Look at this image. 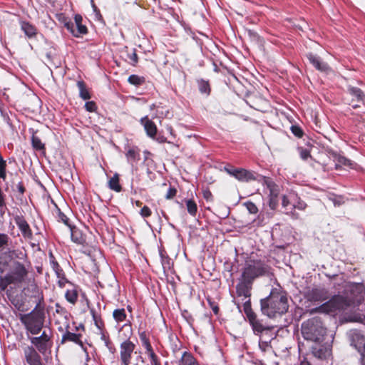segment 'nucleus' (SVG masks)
<instances>
[{"mask_svg":"<svg viewBox=\"0 0 365 365\" xmlns=\"http://www.w3.org/2000/svg\"><path fill=\"white\" fill-rule=\"evenodd\" d=\"M225 169L228 174L235 177L240 181L249 182L256 180L255 174L252 172L244 168H235L232 166H230L225 168Z\"/></svg>","mask_w":365,"mask_h":365,"instance_id":"obj_11","label":"nucleus"},{"mask_svg":"<svg viewBox=\"0 0 365 365\" xmlns=\"http://www.w3.org/2000/svg\"><path fill=\"white\" fill-rule=\"evenodd\" d=\"M128 82L135 86H140L145 83V78L144 76L133 74L128 77Z\"/></svg>","mask_w":365,"mask_h":365,"instance_id":"obj_30","label":"nucleus"},{"mask_svg":"<svg viewBox=\"0 0 365 365\" xmlns=\"http://www.w3.org/2000/svg\"><path fill=\"white\" fill-rule=\"evenodd\" d=\"M140 123L143 125L147 135L150 138H155L157 134V126L155 123L145 116L140 119Z\"/></svg>","mask_w":365,"mask_h":365,"instance_id":"obj_22","label":"nucleus"},{"mask_svg":"<svg viewBox=\"0 0 365 365\" xmlns=\"http://www.w3.org/2000/svg\"><path fill=\"white\" fill-rule=\"evenodd\" d=\"M91 3H92V7L93 9V11L95 12L96 17V19H99L101 17L99 11H98L97 7L93 4V0H91Z\"/></svg>","mask_w":365,"mask_h":365,"instance_id":"obj_56","label":"nucleus"},{"mask_svg":"<svg viewBox=\"0 0 365 365\" xmlns=\"http://www.w3.org/2000/svg\"><path fill=\"white\" fill-rule=\"evenodd\" d=\"M31 341L40 352L44 353L48 346L49 336L46 334V331H43L40 336L33 337L31 339Z\"/></svg>","mask_w":365,"mask_h":365,"instance_id":"obj_19","label":"nucleus"},{"mask_svg":"<svg viewBox=\"0 0 365 365\" xmlns=\"http://www.w3.org/2000/svg\"><path fill=\"white\" fill-rule=\"evenodd\" d=\"M135 344L132 341H123L120 345V359L122 365H129L132 354L135 349Z\"/></svg>","mask_w":365,"mask_h":365,"instance_id":"obj_14","label":"nucleus"},{"mask_svg":"<svg viewBox=\"0 0 365 365\" xmlns=\"http://www.w3.org/2000/svg\"><path fill=\"white\" fill-rule=\"evenodd\" d=\"M126 314L125 309L123 308L121 309H115V321L116 322H123L125 319Z\"/></svg>","mask_w":365,"mask_h":365,"instance_id":"obj_41","label":"nucleus"},{"mask_svg":"<svg viewBox=\"0 0 365 365\" xmlns=\"http://www.w3.org/2000/svg\"><path fill=\"white\" fill-rule=\"evenodd\" d=\"M272 267L264 259L251 255L245 262L240 277L254 283L257 278L269 276Z\"/></svg>","mask_w":365,"mask_h":365,"instance_id":"obj_2","label":"nucleus"},{"mask_svg":"<svg viewBox=\"0 0 365 365\" xmlns=\"http://www.w3.org/2000/svg\"><path fill=\"white\" fill-rule=\"evenodd\" d=\"M139 337H140L141 344H143L145 342H148L150 341L145 331L140 333L139 335Z\"/></svg>","mask_w":365,"mask_h":365,"instance_id":"obj_55","label":"nucleus"},{"mask_svg":"<svg viewBox=\"0 0 365 365\" xmlns=\"http://www.w3.org/2000/svg\"><path fill=\"white\" fill-rule=\"evenodd\" d=\"M262 312L269 317H274L287 312L289 309L287 294L285 292L272 290L269 295L260 300Z\"/></svg>","mask_w":365,"mask_h":365,"instance_id":"obj_1","label":"nucleus"},{"mask_svg":"<svg viewBox=\"0 0 365 365\" xmlns=\"http://www.w3.org/2000/svg\"><path fill=\"white\" fill-rule=\"evenodd\" d=\"M115 63L118 66V62L116 61H115Z\"/></svg>","mask_w":365,"mask_h":365,"instance_id":"obj_63","label":"nucleus"},{"mask_svg":"<svg viewBox=\"0 0 365 365\" xmlns=\"http://www.w3.org/2000/svg\"><path fill=\"white\" fill-rule=\"evenodd\" d=\"M206 299L209 304V307L212 309L214 314L215 315H217L220 312V308H219L218 304L210 296L207 297Z\"/></svg>","mask_w":365,"mask_h":365,"instance_id":"obj_38","label":"nucleus"},{"mask_svg":"<svg viewBox=\"0 0 365 365\" xmlns=\"http://www.w3.org/2000/svg\"><path fill=\"white\" fill-rule=\"evenodd\" d=\"M185 202L188 213L192 217H195L197 212V205L196 202L192 199L186 200Z\"/></svg>","mask_w":365,"mask_h":365,"instance_id":"obj_32","label":"nucleus"},{"mask_svg":"<svg viewBox=\"0 0 365 365\" xmlns=\"http://www.w3.org/2000/svg\"><path fill=\"white\" fill-rule=\"evenodd\" d=\"M351 344L356 348L361 356L365 353V336L356 333L352 336Z\"/></svg>","mask_w":365,"mask_h":365,"instance_id":"obj_23","label":"nucleus"},{"mask_svg":"<svg viewBox=\"0 0 365 365\" xmlns=\"http://www.w3.org/2000/svg\"><path fill=\"white\" fill-rule=\"evenodd\" d=\"M32 146L36 150H43L44 144L41 142V140L36 135H33L31 138Z\"/></svg>","mask_w":365,"mask_h":365,"instance_id":"obj_39","label":"nucleus"},{"mask_svg":"<svg viewBox=\"0 0 365 365\" xmlns=\"http://www.w3.org/2000/svg\"><path fill=\"white\" fill-rule=\"evenodd\" d=\"M202 196L207 202L213 201V195L208 188L204 189L202 190Z\"/></svg>","mask_w":365,"mask_h":365,"instance_id":"obj_45","label":"nucleus"},{"mask_svg":"<svg viewBox=\"0 0 365 365\" xmlns=\"http://www.w3.org/2000/svg\"><path fill=\"white\" fill-rule=\"evenodd\" d=\"M77 86L79 89V95L83 100H87L91 98L88 90L86 88L85 83L83 81H78Z\"/></svg>","mask_w":365,"mask_h":365,"instance_id":"obj_34","label":"nucleus"},{"mask_svg":"<svg viewBox=\"0 0 365 365\" xmlns=\"http://www.w3.org/2000/svg\"><path fill=\"white\" fill-rule=\"evenodd\" d=\"M179 365H200L194 356L188 351H184L179 360Z\"/></svg>","mask_w":365,"mask_h":365,"instance_id":"obj_25","label":"nucleus"},{"mask_svg":"<svg viewBox=\"0 0 365 365\" xmlns=\"http://www.w3.org/2000/svg\"><path fill=\"white\" fill-rule=\"evenodd\" d=\"M253 282L240 277L236 285V294L237 297H243L242 299L250 300Z\"/></svg>","mask_w":365,"mask_h":365,"instance_id":"obj_10","label":"nucleus"},{"mask_svg":"<svg viewBox=\"0 0 365 365\" xmlns=\"http://www.w3.org/2000/svg\"><path fill=\"white\" fill-rule=\"evenodd\" d=\"M20 319L32 334H38L43 326V319L38 312L32 311L27 314H21Z\"/></svg>","mask_w":365,"mask_h":365,"instance_id":"obj_7","label":"nucleus"},{"mask_svg":"<svg viewBox=\"0 0 365 365\" xmlns=\"http://www.w3.org/2000/svg\"><path fill=\"white\" fill-rule=\"evenodd\" d=\"M25 357L30 365H37L38 354L33 347H26L24 350Z\"/></svg>","mask_w":365,"mask_h":365,"instance_id":"obj_26","label":"nucleus"},{"mask_svg":"<svg viewBox=\"0 0 365 365\" xmlns=\"http://www.w3.org/2000/svg\"><path fill=\"white\" fill-rule=\"evenodd\" d=\"M336 162L337 163H336L335 166L336 170H339L341 165H344L349 168H352L353 165V163L351 160L342 155H338L336 157Z\"/></svg>","mask_w":365,"mask_h":365,"instance_id":"obj_33","label":"nucleus"},{"mask_svg":"<svg viewBox=\"0 0 365 365\" xmlns=\"http://www.w3.org/2000/svg\"><path fill=\"white\" fill-rule=\"evenodd\" d=\"M71 240L75 243L82 245L85 242V237L83 235L81 232L76 228L71 229Z\"/></svg>","mask_w":365,"mask_h":365,"instance_id":"obj_28","label":"nucleus"},{"mask_svg":"<svg viewBox=\"0 0 365 365\" xmlns=\"http://www.w3.org/2000/svg\"><path fill=\"white\" fill-rule=\"evenodd\" d=\"M140 214L143 217H148L152 215V211L148 206L144 205L141 208Z\"/></svg>","mask_w":365,"mask_h":365,"instance_id":"obj_43","label":"nucleus"},{"mask_svg":"<svg viewBox=\"0 0 365 365\" xmlns=\"http://www.w3.org/2000/svg\"><path fill=\"white\" fill-rule=\"evenodd\" d=\"M148 355L150 358L151 365H161V362L159 357L154 351L148 354Z\"/></svg>","mask_w":365,"mask_h":365,"instance_id":"obj_42","label":"nucleus"},{"mask_svg":"<svg viewBox=\"0 0 365 365\" xmlns=\"http://www.w3.org/2000/svg\"><path fill=\"white\" fill-rule=\"evenodd\" d=\"M327 329L319 317H313L302 324V334L304 339L318 342L323 339Z\"/></svg>","mask_w":365,"mask_h":365,"instance_id":"obj_4","label":"nucleus"},{"mask_svg":"<svg viewBox=\"0 0 365 365\" xmlns=\"http://www.w3.org/2000/svg\"><path fill=\"white\" fill-rule=\"evenodd\" d=\"M14 220L24 237L31 239L32 237V232L25 219L21 216H16Z\"/></svg>","mask_w":365,"mask_h":365,"instance_id":"obj_20","label":"nucleus"},{"mask_svg":"<svg viewBox=\"0 0 365 365\" xmlns=\"http://www.w3.org/2000/svg\"><path fill=\"white\" fill-rule=\"evenodd\" d=\"M177 194V190L175 187H170V188L168 189L166 195H165V198L167 200H170V199H173Z\"/></svg>","mask_w":365,"mask_h":365,"instance_id":"obj_46","label":"nucleus"},{"mask_svg":"<svg viewBox=\"0 0 365 365\" xmlns=\"http://www.w3.org/2000/svg\"><path fill=\"white\" fill-rule=\"evenodd\" d=\"M76 29H73L74 24L72 21L65 23V27L76 37L87 33V28L82 24V16L79 14L75 15Z\"/></svg>","mask_w":365,"mask_h":365,"instance_id":"obj_15","label":"nucleus"},{"mask_svg":"<svg viewBox=\"0 0 365 365\" xmlns=\"http://www.w3.org/2000/svg\"><path fill=\"white\" fill-rule=\"evenodd\" d=\"M63 341H73L76 344H81L80 341V335L75 333L71 332H67L63 336Z\"/></svg>","mask_w":365,"mask_h":365,"instance_id":"obj_35","label":"nucleus"},{"mask_svg":"<svg viewBox=\"0 0 365 365\" xmlns=\"http://www.w3.org/2000/svg\"><path fill=\"white\" fill-rule=\"evenodd\" d=\"M73 24H74L73 29H76V21H74Z\"/></svg>","mask_w":365,"mask_h":365,"instance_id":"obj_62","label":"nucleus"},{"mask_svg":"<svg viewBox=\"0 0 365 365\" xmlns=\"http://www.w3.org/2000/svg\"><path fill=\"white\" fill-rule=\"evenodd\" d=\"M9 237L4 233H0V249L8 245Z\"/></svg>","mask_w":365,"mask_h":365,"instance_id":"obj_44","label":"nucleus"},{"mask_svg":"<svg viewBox=\"0 0 365 365\" xmlns=\"http://www.w3.org/2000/svg\"><path fill=\"white\" fill-rule=\"evenodd\" d=\"M131 335V326L130 324H125L118 331V339L120 341V343L123 341H130L129 339Z\"/></svg>","mask_w":365,"mask_h":365,"instance_id":"obj_24","label":"nucleus"},{"mask_svg":"<svg viewBox=\"0 0 365 365\" xmlns=\"http://www.w3.org/2000/svg\"><path fill=\"white\" fill-rule=\"evenodd\" d=\"M329 297V291L324 287H314L305 294V298L312 302H324Z\"/></svg>","mask_w":365,"mask_h":365,"instance_id":"obj_12","label":"nucleus"},{"mask_svg":"<svg viewBox=\"0 0 365 365\" xmlns=\"http://www.w3.org/2000/svg\"><path fill=\"white\" fill-rule=\"evenodd\" d=\"M21 29L24 31L25 34L31 38L36 34V28L28 22L21 23Z\"/></svg>","mask_w":365,"mask_h":365,"instance_id":"obj_31","label":"nucleus"},{"mask_svg":"<svg viewBox=\"0 0 365 365\" xmlns=\"http://www.w3.org/2000/svg\"><path fill=\"white\" fill-rule=\"evenodd\" d=\"M162 263H163V265L164 267H165V264H167V267H170V259L168 257H167L166 258H164L163 257H162Z\"/></svg>","mask_w":365,"mask_h":365,"instance_id":"obj_57","label":"nucleus"},{"mask_svg":"<svg viewBox=\"0 0 365 365\" xmlns=\"http://www.w3.org/2000/svg\"><path fill=\"white\" fill-rule=\"evenodd\" d=\"M247 103L251 108L261 112H265L268 106L267 101L259 96H253Z\"/></svg>","mask_w":365,"mask_h":365,"instance_id":"obj_21","label":"nucleus"},{"mask_svg":"<svg viewBox=\"0 0 365 365\" xmlns=\"http://www.w3.org/2000/svg\"><path fill=\"white\" fill-rule=\"evenodd\" d=\"M85 108L88 111L93 112L96 110V106L93 101H88L86 103Z\"/></svg>","mask_w":365,"mask_h":365,"instance_id":"obj_48","label":"nucleus"},{"mask_svg":"<svg viewBox=\"0 0 365 365\" xmlns=\"http://www.w3.org/2000/svg\"><path fill=\"white\" fill-rule=\"evenodd\" d=\"M135 204H136V205H137L138 207H140V206H141L142 202H141L140 201H139V200H137V201L135 202Z\"/></svg>","mask_w":365,"mask_h":365,"instance_id":"obj_60","label":"nucleus"},{"mask_svg":"<svg viewBox=\"0 0 365 365\" xmlns=\"http://www.w3.org/2000/svg\"><path fill=\"white\" fill-rule=\"evenodd\" d=\"M127 309H128L129 312H131L132 310L131 307L130 305L127 306Z\"/></svg>","mask_w":365,"mask_h":365,"instance_id":"obj_61","label":"nucleus"},{"mask_svg":"<svg viewBox=\"0 0 365 365\" xmlns=\"http://www.w3.org/2000/svg\"><path fill=\"white\" fill-rule=\"evenodd\" d=\"M119 56L132 66H135L138 62V58L135 48H129L125 46L119 51Z\"/></svg>","mask_w":365,"mask_h":365,"instance_id":"obj_18","label":"nucleus"},{"mask_svg":"<svg viewBox=\"0 0 365 365\" xmlns=\"http://www.w3.org/2000/svg\"><path fill=\"white\" fill-rule=\"evenodd\" d=\"M290 205H292L293 204L291 203V202H290L289 199L288 198V197L287 195H283L282 197V207L284 209L287 210L288 206Z\"/></svg>","mask_w":365,"mask_h":365,"instance_id":"obj_49","label":"nucleus"},{"mask_svg":"<svg viewBox=\"0 0 365 365\" xmlns=\"http://www.w3.org/2000/svg\"><path fill=\"white\" fill-rule=\"evenodd\" d=\"M122 190V187L119 183V175L115 173V192H118Z\"/></svg>","mask_w":365,"mask_h":365,"instance_id":"obj_54","label":"nucleus"},{"mask_svg":"<svg viewBox=\"0 0 365 365\" xmlns=\"http://www.w3.org/2000/svg\"><path fill=\"white\" fill-rule=\"evenodd\" d=\"M108 185L111 190H114V177L111 178L108 181Z\"/></svg>","mask_w":365,"mask_h":365,"instance_id":"obj_58","label":"nucleus"},{"mask_svg":"<svg viewBox=\"0 0 365 365\" xmlns=\"http://www.w3.org/2000/svg\"><path fill=\"white\" fill-rule=\"evenodd\" d=\"M351 306H354L353 301L350 300L349 297L336 294L332 296L327 302L321 304L319 307L313 309L311 312L329 314L336 312V311L346 310Z\"/></svg>","mask_w":365,"mask_h":365,"instance_id":"obj_5","label":"nucleus"},{"mask_svg":"<svg viewBox=\"0 0 365 365\" xmlns=\"http://www.w3.org/2000/svg\"><path fill=\"white\" fill-rule=\"evenodd\" d=\"M364 287L361 283H353L349 286V298L353 301L354 306L359 305L364 300Z\"/></svg>","mask_w":365,"mask_h":365,"instance_id":"obj_13","label":"nucleus"},{"mask_svg":"<svg viewBox=\"0 0 365 365\" xmlns=\"http://www.w3.org/2000/svg\"><path fill=\"white\" fill-rule=\"evenodd\" d=\"M290 130L292 133L298 138H302L304 135L302 128L298 125H292L290 128Z\"/></svg>","mask_w":365,"mask_h":365,"instance_id":"obj_37","label":"nucleus"},{"mask_svg":"<svg viewBox=\"0 0 365 365\" xmlns=\"http://www.w3.org/2000/svg\"><path fill=\"white\" fill-rule=\"evenodd\" d=\"M361 365H365V353L361 356Z\"/></svg>","mask_w":365,"mask_h":365,"instance_id":"obj_59","label":"nucleus"},{"mask_svg":"<svg viewBox=\"0 0 365 365\" xmlns=\"http://www.w3.org/2000/svg\"><path fill=\"white\" fill-rule=\"evenodd\" d=\"M265 183L269 190L268 205L272 210H275L279 205V187L272 180H266Z\"/></svg>","mask_w":365,"mask_h":365,"instance_id":"obj_9","label":"nucleus"},{"mask_svg":"<svg viewBox=\"0 0 365 365\" xmlns=\"http://www.w3.org/2000/svg\"><path fill=\"white\" fill-rule=\"evenodd\" d=\"M243 310L255 334L258 335L262 334L264 330L270 329L269 327L263 324L262 320L257 318V314L252 309L251 301L250 299L244 302Z\"/></svg>","mask_w":365,"mask_h":365,"instance_id":"obj_6","label":"nucleus"},{"mask_svg":"<svg viewBox=\"0 0 365 365\" xmlns=\"http://www.w3.org/2000/svg\"><path fill=\"white\" fill-rule=\"evenodd\" d=\"M199 91L201 94L208 96L211 93V86L209 81L202 78L197 80Z\"/></svg>","mask_w":365,"mask_h":365,"instance_id":"obj_27","label":"nucleus"},{"mask_svg":"<svg viewBox=\"0 0 365 365\" xmlns=\"http://www.w3.org/2000/svg\"><path fill=\"white\" fill-rule=\"evenodd\" d=\"M286 215L291 217L293 220H297L299 218V215L295 211V209L292 207V210L289 212H286Z\"/></svg>","mask_w":365,"mask_h":365,"instance_id":"obj_50","label":"nucleus"},{"mask_svg":"<svg viewBox=\"0 0 365 365\" xmlns=\"http://www.w3.org/2000/svg\"><path fill=\"white\" fill-rule=\"evenodd\" d=\"M142 346L145 349V352L147 354L154 351L150 341L142 344Z\"/></svg>","mask_w":365,"mask_h":365,"instance_id":"obj_51","label":"nucleus"},{"mask_svg":"<svg viewBox=\"0 0 365 365\" xmlns=\"http://www.w3.org/2000/svg\"><path fill=\"white\" fill-rule=\"evenodd\" d=\"M244 205L250 214H257L258 212V208L253 202L247 201L244 203Z\"/></svg>","mask_w":365,"mask_h":365,"instance_id":"obj_40","label":"nucleus"},{"mask_svg":"<svg viewBox=\"0 0 365 365\" xmlns=\"http://www.w3.org/2000/svg\"><path fill=\"white\" fill-rule=\"evenodd\" d=\"M9 271L4 276L0 277V289L5 290L10 284L19 286L26 279L28 270L25 265L19 261H14L9 265Z\"/></svg>","mask_w":365,"mask_h":365,"instance_id":"obj_3","label":"nucleus"},{"mask_svg":"<svg viewBox=\"0 0 365 365\" xmlns=\"http://www.w3.org/2000/svg\"><path fill=\"white\" fill-rule=\"evenodd\" d=\"M58 218L61 221H62L65 225L70 227L68 225V218L63 214L60 212L58 215Z\"/></svg>","mask_w":365,"mask_h":365,"instance_id":"obj_53","label":"nucleus"},{"mask_svg":"<svg viewBox=\"0 0 365 365\" xmlns=\"http://www.w3.org/2000/svg\"><path fill=\"white\" fill-rule=\"evenodd\" d=\"M307 58L309 60V63L319 71L328 73L331 71L330 66L327 63L323 61L322 58L312 53H309L307 54Z\"/></svg>","mask_w":365,"mask_h":365,"instance_id":"obj_17","label":"nucleus"},{"mask_svg":"<svg viewBox=\"0 0 365 365\" xmlns=\"http://www.w3.org/2000/svg\"><path fill=\"white\" fill-rule=\"evenodd\" d=\"M311 155H310V151L308 150L307 149H302L301 151H300V157L303 159V160H307L309 157H310Z\"/></svg>","mask_w":365,"mask_h":365,"instance_id":"obj_52","label":"nucleus"},{"mask_svg":"<svg viewBox=\"0 0 365 365\" xmlns=\"http://www.w3.org/2000/svg\"><path fill=\"white\" fill-rule=\"evenodd\" d=\"M348 93L352 97L351 103L349 105L352 106L353 108H357L360 107V105L358 103H354V102L357 103H364L365 100V93L364 92L359 88L349 86L347 87Z\"/></svg>","mask_w":365,"mask_h":365,"instance_id":"obj_16","label":"nucleus"},{"mask_svg":"<svg viewBox=\"0 0 365 365\" xmlns=\"http://www.w3.org/2000/svg\"><path fill=\"white\" fill-rule=\"evenodd\" d=\"M66 299L71 304H74L78 299V294L76 289H68L65 294Z\"/></svg>","mask_w":365,"mask_h":365,"instance_id":"obj_36","label":"nucleus"},{"mask_svg":"<svg viewBox=\"0 0 365 365\" xmlns=\"http://www.w3.org/2000/svg\"><path fill=\"white\" fill-rule=\"evenodd\" d=\"M307 204L305 203V202H304L303 200H301L300 199H299L298 202L297 204H293L292 205V207L294 209H297V210H304L307 207Z\"/></svg>","mask_w":365,"mask_h":365,"instance_id":"obj_47","label":"nucleus"},{"mask_svg":"<svg viewBox=\"0 0 365 365\" xmlns=\"http://www.w3.org/2000/svg\"><path fill=\"white\" fill-rule=\"evenodd\" d=\"M26 253L20 250H9L2 253L0 255V266L3 267L9 266L12 264L14 261L24 260L26 259Z\"/></svg>","mask_w":365,"mask_h":365,"instance_id":"obj_8","label":"nucleus"},{"mask_svg":"<svg viewBox=\"0 0 365 365\" xmlns=\"http://www.w3.org/2000/svg\"><path fill=\"white\" fill-rule=\"evenodd\" d=\"M126 158L129 162H138L140 158V150L137 148H130L126 154Z\"/></svg>","mask_w":365,"mask_h":365,"instance_id":"obj_29","label":"nucleus"}]
</instances>
